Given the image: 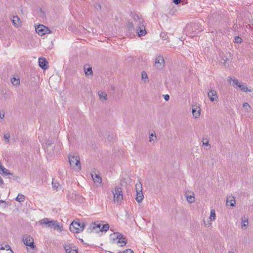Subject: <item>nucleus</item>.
Wrapping results in <instances>:
<instances>
[{"label": "nucleus", "mask_w": 253, "mask_h": 253, "mask_svg": "<svg viewBox=\"0 0 253 253\" xmlns=\"http://www.w3.org/2000/svg\"><path fill=\"white\" fill-rule=\"evenodd\" d=\"M133 22L128 21L126 24V28L128 31L132 32L134 31V26H135V31L139 37L144 36L146 34L145 27L143 23L142 18L137 15H133Z\"/></svg>", "instance_id": "obj_1"}, {"label": "nucleus", "mask_w": 253, "mask_h": 253, "mask_svg": "<svg viewBox=\"0 0 253 253\" xmlns=\"http://www.w3.org/2000/svg\"><path fill=\"white\" fill-rule=\"evenodd\" d=\"M40 224L44 225L46 228H53L54 230L61 231L62 225L57 220H50L48 218H44L39 221Z\"/></svg>", "instance_id": "obj_2"}, {"label": "nucleus", "mask_w": 253, "mask_h": 253, "mask_svg": "<svg viewBox=\"0 0 253 253\" xmlns=\"http://www.w3.org/2000/svg\"><path fill=\"white\" fill-rule=\"evenodd\" d=\"M69 162L71 167L77 171H79L81 169V164L80 161V158L78 154H70L68 156Z\"/></svg>", "instance_id": "obj_3"}, {"label": "nucleus", "mask_w": 253, "mask_h": 253, "mask_svg": "<svg viewBox=\"0 0 253 253\" xmlns=\"http://www.w3.org/2000/svg\"><path fill=\"white\" fill-rule=\"evenodd\" d=\"M85 224L84 223H81L78 221H74L70 225V230L71 232L75 233H78L82 232L84 228Z\"/></svg>", "instance_id": "obj_4"}, {"label": "nucleus", "mask_w": 253, "mask_h": 253, "mask_svg": "<svg viewBox=\"0 0 253 253\" xmlns=\"http://www.w3.org/2000/svg\"><path fill=\"white\" fill-rule=\"evenodd\" d=\"M111 236L115 243L117 244H121V247L125 246L127 243V239L122 234L118 233H114L113 235H111Z\"/></svg>", "instance_id": "obj_5"}, {"label": "nucleus", "mask_w": 253, "mask_h": 253, "mask_svg": "<svg viewBox=\"0 0 253 253\" xmlns=\"http://www.w3.org/2000/svg\"><path fill=\"white\" fill-rule=\"evenodd\" d=\"M135 190L136 192L135 200L138 203H140L143 200L144 196L142 192V184L140 181L135 184Z\"/></svg>", "instance_id": "obj_6"}, {"label": "nucleus", "mask_w": 253, "mask_h": 253, "mask_svg": "<svg viewBox=\"0 0 253 253\" xmlns=\"http://www.w3.org/2000/svg\"><path fill=\"white\" fill-rule=\"evenodd\" d=\"M101 224L98 221L91 223L87 228V232L89 233H98L101 231Z\"/></svg>", "instance_id": "obj_7"}, {"label": "nucleus", "mask_w": 253, "mask_h": 253, "mask_svg": "<svg viewBox=\"0 0 253 253\" xmlns=\"http://www.w3.org/2000/svg\"><path fill=\"white\" fill-rule=\"evenodd\" d=\"M113 193L114 195V201L117 202L118 204H120L123 199L121 188L120 187H116Z\"/></svg>", "instance_id": "obj_8"}, {"label": "nucleus", "mask_w": 253, "mask_h": 253, "mask_svg": "<svg viewBox=\"0 0 253 253\" xmlns=\"http://www.w3.org/2000/svg\"><path fill=\"white\" fill-rule=\"evenodd\" d=\"M165 60L162 55H159L156 57L154 66L157 70H162L165 66Z\"/></svg>", "instance_id": "obj_9"}, {"label": "nucleus", "mask_w": 253, "mask_h": 253, "mask_svg": "<svg viewBox=\"0 0 253 253\" xmlns=\"http://www.w3.org/2000/svg\"><path fill=\"white\" fill-rule=\"evenodd\" d=\"M36 32L41 36H43L46 34H49L51 32L50 30L43 25H39L35 27Z\"/></svg>", "instance_id": "obj_10"}, {"label": "nucleus", "mask_w": 253, "mask_h": 253, "mask_svg": "<svg viewBox=\"0 0 253 253\" xmlns=\"http://www.w3.org/2000/svg\"><path fill=\"white\" fill-rule=\"evenodd\" d=\"M23 241L26 246L34 248V239L30 236H26L23 238Z\"/></svg>", "instance_id": "obj_11"}, {"label": "nucleus", "mask_w": 253, "mask_h": 253, "mask_svg": "<svg viewBox=\"0 0 253 253\" xmlns=\"http://www.w3.org/2000/svg\"><path fill=\"white\" fill-rule=\"evenodd\" d=\"M208 96L211 102L216 101L218 99L216 91L214 89L210 90L208 93Z\"/></svg>", "instance_id": "obj_12"}, {"label": "nucleus", "mask_w": 253, "mask_h": 253, "mask_svg": "<svg viewBox=\"0 0 253 253\" xmlns=\"http://www.w3.org/2000/svg\"><path fill=\"white\" fill-rule=\"evenodd\" d=\"M39 64L41 68L45 70L48 68V62L45 58L41 57L39 59Z\"/></svg>", "instance_id": "obj_13"}, {"label": "nucleus", "mask_w": 253, "mask_h": 253, "mask_svg": "<svg viewBox=\"0 0 253 253\" xmlns=\"http://www.w3.org/2000/svg\"><path fill=\"white\" fill-rule=\"evenodd\" d=\"M0 253H14L9 245H5L0 249Z\"/></svg>", "instance_id": "obj_14"}, {"label": "nucleus", "mask_w": 253, "mask_h": 253, "mask_svg": "<svg viewBox=\"0 0 253 253\" xmlns=\"http://www.w3.org/2000/svg\"><path fill=\"white\" fill-rule=\"evenodd\" d=\"M236 204L235 199L233 196H229L227 197L226 200V205L234 206Z\"/></svg>", "instance_id": "obj_15"}, {"label": "nucleus", "mask_w": 253, "mask_h": 253, "mask_svg": "<svg viewBox=\"0 0 253 253\" xmlns=\"http://www.w3.org/2000/svg\"><path fill=\"white\" fill-rule=\"evenodd\" d=\"M64 249L66 251V253H78L76 249H73L69 245L65 244L64 245Z\"/></svg>", "instance_id": "obj_16"}, {"label": "nucleus", "mask_w": 253, "mask_h": 253, "mask_svg": "<svg viewBox=\"0 0 253 253\" xmlns=\"http://www.w3.org/2000/svg\"><path fill=\"white\" fill-rule=\"evenodd\" d=\"M92 178L95 183L98 184H101L102 183V179L101 177L98 175L96 174H91Z\"/></svg>", "instance_id": "obj_17"}, {"label": "nucleus", "mask_w": 253, "mask_h": 253, "mask_svg": "<svg viewBox=\"0 0 253 253\" xmlns=\"http://www.w3.org/2000/svg\"><path fill=\"white\" fill-rule=\"evenodd\" d=\"M12 22L16 27H19L21 25V21L19 17L17 16H13Z\"/></svg>", "instance_id": "obj_18"}, {"label": "nucleus", "mask_w": 253, "mask_h": 253, "mask_svg": "<svg viewBox=\"0 0 253 253\" xmlns=\"http://www.w3.org/2000/svg\"><path fill=\"white\" fill-rule=\"evenodd\" d=\"M0 173L1 174H4L5 175L10 174L8 169H5L2 165L1 163L0 162Z\"/></svg>", "instance_id": "obj_19"}, {"label": "nucleus", "mask_w": 253, "mask_h": 253, "mask_svg": "<svg viewBox=\"0 0 253 253\" xmlns=\"http://www.w3.org/2000/svg\"><path fill=\"white\" fill-rule=\"evenodd\" d=\"M228 82L230 84H232L233 85L235 84L237 86H238L240 84L238 81L235 78L232 79L231 77H229L228 79Z\"/></svg>", "instance_id": "obj_20"}, {"label": "nucleus", "mask_w": 253, "mask_h": 253, "mask_svg": "<svg viewBox=\"0 0 253 253\" xmlns=\"http://www.w3.org/2000/svg\"><path fill=\"white\" fill-rule=\"evenodd\" d=\"M98 95L100 99L106 101L107 99V95L105 92L101 91L98 92Z\"/></svg>", "instance_id": "obj_21"}, {"label": "nucleus", "mask_w": 253, "mask_h": 253, "mask_svg": "<svg viewBox=\"0 0 253 253\" xmlns=\"http://www.w3.org/2000/svg\"><path fill=\"white\" fill-rule=\"evenodd\" d=\"M187 201L190 203H193L195 202V197L194 193H192L191 195H186Z\"/></svg>", "instance_id": "obj_22"}, {"label": "nucleus", "mask_w": 253, "mask_h": 253, "mask_svg": "<svg viewBox=\"0 0 253 253\" xmlns=\"http://www.w3.org/2000/svg\"><path fill=\"white\" fill-rule=\"evenodd\" d=\"M249 224L248 218L244 216L242 218V226L247 227Z\"/></svg>", "instance_id": "obj_23"}, {"label": "nucleus", "mask_w": 253, "mask_h": 253, "mask_svg": "<svg viewBox=\"0 0 253 253\" xmlns=\"http://www.w3.org/2000/svg\"><path fill=\"white\" fill-rule=\"evenodd\" d=\"M84 71L86 76L91 75L92 74V68L90 67H88L86 68L85 66L84 67Z\"/></svg>", "instance_id": "obj_24"}, {"label": "nucleus", "mask_w": 253, "mask_h": 253, "mask_svg": "<svg viewBox=\"0 0 253 253\" xmlns=\"http://www.w3.org/2000/svg\"><path fill=\"white\" fill-rule=\"evenodd\" d=\"M238 86L240 88L241 90L242 91H244V92H247V91L251 92L252 91V90L251 89H249L246 86H245L244 85H243V84H241L240 83L239 84V85H238Z\"/></svg>", "instance_id": "obj_25"}, {"label": "nucleus", "mask_w": 253, "mask_h": 253, "mask_svg": "<svg viewBox=\"0 0 253 253\" xmlns=\"http://www.w3.org/2000/svg\"><path fill=\"white\" fill-rule=\"evenodd\" d=\"M216 214L215 211L214 209H211V214L210 216V219L211 221H214L215 219Z\"/></svg>", "instance_id": "obj_26"}, {"label": "nucleus", "mask_w": 253, "mask_h": 253, "mask_svg": "<svg viewBox=\"0 0 253 253\" xmlns=\"http://www.w3.org/2000/svg\"><path fill=\"white\" fill-rule=\"evenodd\" d=\"M141 79L145 83L148 82V77L146 72L143 71L141 73Z\"/></svg>", "instance_id": "obj_27"}, {"label": "nucleus", "mask_w": 253, "mask_h": 253, "mask_svg": "<svg viewBox=\"0 0 253 253\" xmlns=\"http://www.w3.org/2000/svg\"><path fill=\"white\" fill-rule=\"evenodd\" d=\"M200 109L197 111V108H192V113L193 116L196 118H198L200 116Z\"/></svg>", "instance_id": "obj_28"}, {"label": "nucleus", "mask_w": 253, "mask_h": 253, "mask_svg": "<svg viewBox=\"0 0 253 253\" xmlns=\"http://www.w3.org/2000/svg\"><path fill=\"white\" fill-rule=\"evenodd\" d=\"M243 107V108L248 112H250L251 110V107L247 102L244 103Z\"/></svg>", "instance_id": "obj_29"}, {"label": "nucleus", "mask_w": 253, "mask_h": 253, "mask_svg": "<svg viewBox=\"0 0 253 253\" xmlns=\"http://www.w3.org/2000/svg\"><path fill=\"white\" fill-rule=\"evenodd\" d=\"M25 199V197L22 194H19L16 198V200L19 202H23Z\"/></svg>", "instance_id": "obj_30"}, {"label": "nucleus", "mask_w": 253, "mask_h": 253, "mask_svg": "<svg viewBox=\"0 0 253 253\" xmlns=\"http://www.w3.org/2000/svg\"><path fill=\"white\" fill-rule=\"evenodd\" d=\"M11 83L14 85H17L20 84L19 79L13 78L11 79Z\"/></svg>", "instance_id": "obj_31"}, {"label": "nucleus", "mask_w": 253, "mask_h": 253, "mask_svg": "<svg viewBox=\"0 0 253 253\" xmlns=\"http://www.w3.org/2000/svg\"><path fill=\"white\" fill-rule=\"evenodd\" d=\"M52 185L53 188L56 189L57 190L58 187L59 186V184L58 182L55 181L54 179H53L52 181Z\"/></svg>", "instance_id": "obj_32"}, {"label": "nucleus", "mask_w": 253, "mask_h": 253, "mask_svg": "<svg viewBox=\"0 0 253 253\" xmlns=\"http://www.w3.org/2000/svg\"><path fill=\"white\" fill-rule=\"evenodd\" d=\"M109 228V225L108 224H104L101 227L102 232H106Z\"/></svg>", "instance_id": "obj_33"}, {"label": "nucleus", "mask_w": 253, "mask_h": 253, "mask_svg": "<svg viewBox=\"0 0 253 253\" xmlns=\"http://www.w3.org/2000/svg\"><path fill=\"white\" fill-rule=\"evenodd\" d=\"M156 139V136L155 133H151L149 136V141L150 142L152 141H154V140Z\"/></svg>", "instance_id": "obj_34"}, {"label": "nucleus", "mask_w": 253, "mask_h": 253, "mask_svg": "<svg viewBox=\"0 0 253 253\" xmlns=\"http://www.w3.org/2000/svg\"><path fill=\"white\" fill-rule=\"evenodd\" d=\"M234 41H235V42H236V43H241L242 42V39L239 36L235 37V39H234Z\"/></svg>", "instance_id": "obj_35"}, {"label": "nucleus", "mask_w": 253, "mask_h": 253, "mask_svg": "<svg viewBox=\"0 0 253 253\" xmlns=\"http://www.w3.org/2000/svg\"><path fill=\"white\" fill-rule=\"evenodd\" d=\"M227 60H228L227 58H222L221 60V63L222 64H223L224 65L226 66V62H227Z\"/></svg>", "instance_id": "obj_36"}, {"label": "nucleus", "mask_w": 253, "mask_h": 253, "mask_svg": "<svg viewBox=\"0 0 253 253\" xmlns=\"http://www.w3.org/2000/svg\"><path fill=\"white\" fill-rule=\"evenodd\" d=\"M10 137V135L9 133H6V134H4V138L7 140L8 141H9V138Z\"/></svg>", "instance_id": "obj_37"}, {"label": "nucleus", "mask_w": 253, "mask_h": 253, "mask_svg": "<svg viewBox=\"0 0 253 253\" xmlns=\"http://www.w3.org/2000/svg\"><path fill=\"white\" fill-rule=\"evenodd\" d=\"M4 117V111H0V118L2 119Z\"/></svg>", "instance_id": "obj_38"}, {"label": "nucleus", "mask_w": 253, "mask_h": 253, "mask_svg": "<svg viewBox=\"0 0 253 253\" xmlns=\"http://www.w3.org/2000/svg\"><path fill=\"white\" fill-rule=\"evenodd\" d=\"M123 253H134V252L131 249H127Z\"/></svg>", "instance_id": "obj_39"}, {"label": "nucleus", "mask_w": 253, "mask_h": 253, "mask_svg": "<svg viewBox=\"0 0 253 253\" xmlns=\"http://www.w3.org/2000/svg\"><path fill=\"white\" fill-rule=\"evenodd\" d=\"M163 96L166 101H168L169 99V96L168 94L164 95Z\"/></svg>", "instance_id": "obj_40"}, {"label": "nucleus", "mask_w": 253, "mask_h": 253, "mask_svg": "<svg viewBox=\"0 0 253 253\" xmlns=\"http://www.w3.org/2000/svg\"><path fill=\"white\" fill-rule=\"evenodd\" d=\"M211 220L210 219H208V220L206 221L204 220V223L205 225H211Z\"/></svg>", "instance_id": "obj_41"}, {"label": "nucleus", "mask_w": 253, "mask_h": 253, "mask_svg": "<svg viewBox=\"0 0 253 253\" xmlns=\"http://www.w3.org/2000/svg\"><path fill=\"white\" fill-rule=\"evenodd\" d=\"M95 8L97 10H101V5L100 4H97L95 6Z\"/></svg>", "instance_id": "obj_42"}, {"label": "nucleus", "mask_w": 253, "mask_h": 253, "mask_svg": "<svg viewBox=\"0 0 253 253\" xmlns=\"http://www.w3.org/2000/svg\"><path fill=\"white\" fill-rule=\"evenodd\" d=\"M180 1H181V0H173V2L175 4H179L180 2Z\"/></svg>", "instance_id": "obj_43"}, {"label": "nucleus", "mask_w": 253, "mask_h": 253, "mask_svg": "<svg viewBox=\"0 0 253 253\" xmlns=\"http://www.w3.org/2000/svg\"><path fill=\"white\" fill-rule=\"evenodd\" d=\"M203 144H204V145H207V146L210 145H209V142H208V141H207V142H205L203 141Z\"/></svg>", "instance_id": "obj_44"}, {"label": "nucleus", "mask_w": 253, "mask_h": 253, "mask_svg": "<svg viewBox=\"0 0 253 253\" xmlns=\"http://www.w3.org/2000/svg\"><path fill=\"white\" fill-rule=\"evenodd\" d=\"M0 203H3L6 205V202L4 200H0Z\"/></svg>", "instance_id": "obj_45"}, {"label": "nucleus", "mask_w": 253, "mask_h": 253, "mask_svg": "<svg viewBox=\"0 0 253 253\" xmlns=\"http://www.w3.org/2000/svg\"><path fill=\"white\" fill-rule=\"evenodd\" d=\"M2 183H3V180H2V178H1V177L0 176V185L1 184H2Z\"/></svg>", "instance_id": "obj_46"}, {"label": "nucleus", "mask_w": 253, "mask_h": 253, "mask_svg": "<svg viewBox=\"0 0 253 253\" xmlns=\"http://www.w3.org/2000/svg\"><path fill=\"white\" fill-rule=\"evenodd\" d=\"M47 145H48V146L50 145V143H48V144H47Z\"/></svg>", "instance_id": "obj_47"}, {"label": "nucleus", "mask_w": 253, "mask_h": 253, "mask_svg": "<svg viewBox=\"0 0 253 253\" xmlns=\"http://www.w3.org/2000/svg\"><path fill=\"white\" fill-rule=\"evenodd\" d=\"M229 253H234L232 252H229Z\"/></svg>", "instance_id": "obj_48"}]
</instances>
